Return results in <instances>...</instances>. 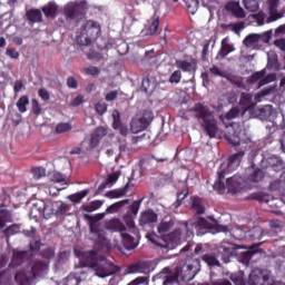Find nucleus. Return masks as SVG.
<instances>
[{"label": "nucleus", "instance_id": "f257e3e1", "mask_svg": "<svg viewBox=\"0 0 285 285\" xmlns=\"http://www.w3.org/2000/svg\"><path fill=\"white\" fill-rule=\"evenodd\" d=\"M175 226V222H161L158 225V236L157 234H147L146 237L151 244H155V246H159V248H167V250H175L177 246H180L181 242H184V233H181L180 228H176L174 232L169 233L170 228Z\"/></svg>", "mask_w": 285, "mask_h": 285}, {"label": "nucleus", "instance_id": "f03ea898", "mask_svg": "<svg viewBox=\"0 0 285 285\" xmlns=\"http://www.w3.org/2000/svg\"><path fill=\"white\" fill-rule=\"evenodd\" d=\"M208 222V219L204 217H198L196 220H187L184 223V227L186 230L185 239H193L196 235H206L207 233H210L212 235H217V233H227L228 227L224 225L217 224L216 219H213Z\"/></svg>", "mask_w": 285, "mask_h": 285}, {"label": "nucleus", "instance_id": "7ed1b4c3", "mask_svg": "<svg viewBox=\"0 0 285 285\" xmlns=\"http://www.w3.org/2000/svg\"><path fill=\"white\" fill-rule=\"evenodd\" d=\"M264 177H266L264 169L253 164L246 169L245 178L240 175H234L233 177L227 178V193L229 195H237V193H242V190L246 188V181H250L252 184H259Z\"/></svg>", "mask_w": 285, "mask_h": 285}, {"label": "nucleus", "instance_id": "20e7f679", "mask_svg": "<svg viewBox=\"0 0 285 285\" xmlns=\"http://www.w3.org/2000/svg\"><path fill=\"white\" fill-rule=\"evenodd\" d=\"M194 112L196 119L202 121V128L210 139L217 138L219 135V127L217 126V120L215 119V115L210 111L208 106L198 102L190 109Z\"/></svg>", "mask_w": 285, "mask_h": 285}, {"label": "nucleus", "instance_id": "39448f33", "mask_svg": "<svg viewBox=\"0 0 285 285\" xmlns=\"http://www.w3.org/2000/svg\"><path fill=\"white\" fill-rule=\"evenodd\" d=\"M87 258L91 264V268L95 271L97 277H110V275H117L121 271V268L111 262H108L106 257H99V253L97 250H90L87 253Z\"/></svg>", "mask_w": 285, "mask_h": 285}, {"label": "nucleus", "instance_id": "423d86ee", "mask_svg": "<svg viewBox=\"0 0 285 285\" xmlns=\"http://www.w3.org/2000/svg\"><path fill=\"white\" fill-rule=\"evenodd\" d=\"M101 35V24L97 21L87 20L76 36L78 46H90Z\"/></svg>", "mask_w": 285, "mask_h": 285}, {"label": "nucleus", "instance_id": "0eeeda50", "mask_svg": "<svg viewBox=\"0 0 285 285\" xmlns=\"http://www.w3.org/2000/svg\"><path fill=\"white\" fill-rule=\"evenodd\" d=\"M48 271V264L38 261L31 267L29 273L26 272H18L14 275V281L18 285H31L32 279H37V277L43 275Z\"/></svg>", "mask_w": 285, "mask_h": 285}, {"label": "nucleus", "instance_id": "6e6552de", "mask_svg": "<svg viewBox=\"0 0 285 285\" xmlns=\"http://www.w3.org/2000/svg\"><path fill=\"white\" fill-rule=\"evenodd\" d=\"M199 259H194L191 263H178L174 271H176L178 279L180 277L181 282L188 283L195 279L197 273H199Z\"/></svg>", "mask_w": 285, "mask_h": 285}, {"label": "nucleus", "instance_id": "1a4fd4ad", "mask_svg": "<svg viewBox=\"0 0 285 285\" xmlns=\"http://www.w3.org/2000/svg\"><path fill=\"white\" fill-rule=\"evenodd\" d=\"M106 215H108L106 212L95 216L85 215V219L89 222V230L96 242H104L106 239V232L101 229V223H99Z\"/></svg>", "mask_w": 285, "mask_h": 285}, {"label": "nucleus", "instance_id": "9d476101", "mask_svg": "<svg viewBox=\"0 0 285 285\" xmlns=\"http://www.w3.org/2000/svg\"><path fill=\"white\" fill-rule=\"evenodd\" d=\"M153 119H155V116L153 111L150 110H144L140 116H136L131 119L130 122V130L134 135H137L138 132H144V130L148 129V126L153 124Z\"/></svg>", "mask_w": 285, "mask_h": 285}, {"label": "nucleus", "instance_id": "9b49d317", "mask_svg": "<svg viewBox=\"0 0 285 285\" xmlns=\"http://www.w3.org/2000/svg\"><path fill=\"white\" fill-rule=\"evenodd\" d=\"M87 10L88 7L86 1H81L79 3L71 2L65 7V17L67 21H73L75 19H79V17H83Z\"/></svg>", "mask_w": 285, "mask_h": 285}, {"label": "nucleus", "instance_id": "f8f14e48", "mask_svg": "<svg viewBox=\"0 0 285 285\" xmlns=\"http://www.w3.org/2000/svg\"><path fill=\"white\" fill-rule=\"evenodd\" d=\"M142 202L144 198L134 200L132 204L127 207V212L122 216V219L129 228H135V219H137V215H139V208H141Z\"/></svg>", "mask_w": 285, "mask_h": 285}, {"label": "nucleus", "instance_id": "ddd939ff", "mask_svg": "<svg viewBox=\"0 0 285 285\" xmlns=\"http://www.w3.org/2000/svg\"><path fill=\"white\" fill-rule=\"evenodd\" d=\"M157 279H161L163 285H175L179 284V276H177V272L174 269H169V267H165L156 275Z\"/></svg>", "mask_w": 285, "mask_h": 285}, {"label": "nucleus", "instance_id": "4468645a", "mask_svg": "<svg viewBox=\"0 0 285 285\" xmlns=\"http://www.w3.org/2000/svg\"><path fill=\"white\" fill-rule=\"evenodd\" d=\"M256 117L261 119V121H275V119H277V111L273 108V105H265L256 109Z\"/></svg>", "mask_w": 285, "mask_h": 285}, {"label": "nucleus", "instance_id": "2eb2a0df", "mask_svg": "<svg viewBox=\"0 0 285 285\" xmlns=\"http://www.w3.org/2000/svg\"><path fill=\"white\" fill-rule=\"evenodd\" d=\"M269 279L271 277L265 275L262 269L254 268L249 274L248 285H271L268 284Z\"/></svg>", "mask_w": 285, "mask_h": 285}, {"label": "nucleus", "instance_id": "dca6fc26", "mask_svg": "<svg viewBox=\"0 0 285 285\" xmlns=\"http://www.w3.org/2000/svg\"><path fill=\"white\" fill-rule=\"evenodd\" d=\"M262 227H254L249 232H244V230H235L233 232V236L235 239H252V242H255V239H262Z\"/></svg>", "mask_w": 285, "mask_h": 285}, {"label": "nucleus", "instance_id": "f3484780", "mask_svg": "<svg viewBox=\"0 0 285 285\" xmlns=\"http://www.w3.org/2000/svg\"><path fill=\"white\" fill-rule=\"evenodd\" d=\"M68 210H70V205L63 203L62 200H56L49 204V215L63 217L65 215H68Z\"/></svg>", "mask_w": 285, "mask_h": 285}, {"label": "nucleus", "instance_id": "a211bd4d", "mask_svg": "<svg viewBox=\"0 0 285 285\" xmlns=\"http://www.w3.org/2000/svg\"><path fill=\"white\" fill-rule=\"evenodd\" d=\"M108 135V128L106 127H97L94 132L90 135L89 139V148L90 150H95L101 142V139Z\"/></svg>", "mask_w": 285, "mask_h": 285}, {"label": "nucleus", "instance_id": "6ab92c4d", "mask_svg": "<svg viewBox=\"0 0 285 285\" xmlns=\"http://www.w3.org/2000/svg\"><path fill=\"white\" fill-rule=\"evenodd\" d=\"M90 271V267H87L86 269H80L77 273L69 274L63 285H79L86 277H88V272Z\"/></svg>", "mask_w": 285, "mask_h": 285}, {"label": "nucleus", "instance_id": "aec40b11", "mask_svg": "<svg viewBox=\"0 0 285 285\" xmlns=\"http://www.w3.org/2000/svg\"><path fill=\"white\" fill-rule=\"evenodd\" d=\"M158 215L153 209H147L140 214L139 226H155L157 224Z\"/></svg>", "mask_w": 285, "mask_h": 285}, {"label": "nucleus", "instance_id": "412c9836", "mask_svg": "<svg viewBox=\"0 0 285 285\" xmlns=\"http://www.w3.org/2000/svg\"><path fill=\"white\" fill-rule=\"evenodd\" d=\"M264 75H266L265 71H256L254 72L249 78H247V83H257L258 88H262V86H266V83H271L275 79V76H266L264 78Z\"/></svg>", "mask_w": 285, "mask_h": 285}, {"label": "nucleus", "instance_id": "4be33fe9", "mask_svg": "<svg viewBox=\"0 0 285 285\" xmlns=\"http://www.w3.org/2000/svg\"><path fill=\"white\" fill-rule=\"evenodd\" d=\"M146 271H150V263L146 261H138L136 263L130 264L126 268V275H135L137 273H146Z\"/></svg>", "mask_w": 285, "mask_h": 285}, {"label": "nucleus", "instance_id": "5701e85b", "mask_svg": "<svg viewBox=\"0 0 285 285\" xmlns=\"http://www.w3.org/2000/svg\"><path fill=\"white\" fill-rule=\"evenodd\" d=\"M225 9L227 12H230L236 19H246V11L237 1H229L226 3Z\"/></svg>", "mask_w": 285, "mask_h": 285}, {"label": "nucleus", "instance_id": "b1692460", "mask_svg": "<svg viewBox=\"0 0 285 285\" xmlns=\"http://www.w3.org/2000/svg\"><path fill=\"white\" fill-rule=\"evenodd\" d=\"M105 228L106 230H111V233H120V235L128 230V228H126V225H124V223H121L119 218H111L109 220H106Z\"/></svg>", "mask_w": 285, "mask_h": 285}, {"label": "nucleus", "instance_id": "393cba45", "mask_svg": "<svg viewBox=\"0 0 285 285\" xmlns=\"http://www.w3.org/2000/svg\"><path fill=\"white\" fill-rule=\"evenodd\" d=\"M267 6L269 10V21H277L284 17V13L277 11V8H279V0H267Z\"/></svg>", "mask_w": 285, "mask_h": 285}, {"label": "nucleus", "instance_id": "a878e982", "mask_svg": "<svg viewBox=\"0 0 285 285\" xmlns=\"http://www.w3.org/2000/svg\"><path fill=\"white\" fill-rule=\"evenodd\" d=\"M122 246L126 248V250H135L137 246H139V242L136 240L135 237H132L130 234H128V230L120 234Z\"/></svg>", "mask_w": 285, "mask_h": 285}, {"label": "nucleus", "instance_id": "bb28decb", "mask_svg": "<svg viewBox=\"0 0 285 285\" xmlns=\"http://www.w3.org/2000/svg\"><path fill=\"white\" fill-rule=\"evenodd\" d=\"M239 106L248 111L255 110L256 102L253 100V94L242 92L239 97Z\"/></svg>", "mask_w": 285, "mask_h": 285}, {"label": "nucleus", "instance_id": "cd10ccee", "mask_svg": "<svg viewBox=\"0 0 285 285\" xmlns=\"http://www.w3.org/2000/svg\"><path fill=\"white\" fill-rule=\"evenodd\" d=\"M235 52V46L228 43V37L224 38L220 42V49L217 53V59H226L227 55Z\"/></svg>", "mask_w": 285, "mask_h": 285}, {"label": "nucleus", "instance_id": "c85d7f7f", "mask_svg": "<svg viewBox=\"0 0 285 285\" xmlns=\"http://www.w3.org/2000/svg\"><path fill=\"white\" fill-rule=\"evenodd\" d=\"M175 66L183 72H195V68H197V60L191 59L190 62L186 60H176Z\"/></svg>", "mask_w": 285, "mask_h": 285}, {"label": "nucleus", "instance_id": "c756f323", "mask_svg": "<svg viewBox=\"0 0 285 285\" xmlns=\"http://www.w3.org/2000/svg\"><path fill=\"white\" fill-rule=\"evenodd\" d=\"M128 188H130V180L122 188L107 191L105 197H108V199H119V197H126L128 194Z\"/></svg>", "mask_w": 285, "mask_h": 285}, {"label": "nucleus", "instance_id": "7c9ffc66", "mask_svg": "<svg viewBox=\"0 0 285 285\" xmlns=\"http://www.w3.org/2000/svg\"><path fill=\"white\" fill-rule=\"evenodd\" d=\"M142 92H153L157 88V78L155 76L147 75L141 82Z\"/></svg>", "mask_w": 285, "mask_h": 285}, {"label": "nucleus", "instance_id": "2f4dec72", "mask_svg": "<svg viewBox=\"0 0 285 285\" xmlns=\"http://www.w3.org/2000/svg\"><path fill=\"white\" fill-rule=\"evenodd\" d=\"M31 213H38L39 217H47L50 215V204L43 202L33 204Z\"/></svg>", "mask_w": 285, "mask_h": 285}, {"label": "nucleus", "instance_id": "473e14b6", "mask_svg": "<svg viewBox=\"0 0 285 285\" xmlns=\"http://www.w3.org/2000/svg\"><path fill=\"white\" fill-rule=\"evenodd\" d=\"M244 155H246L245 151H238L232 155L227 160V170H233V168H237L239 164H242Z\"/></svg>", "mask_w": 285, "mask_h": 285}, {"label": "nucleus", "instance_id": "72a5a7b5", "mask_svg": "<svg viewBox=\"0 0 285 285\" xmlns=\"http://www.w3.org/2000/svg\"><path fill=\"white\" fill-rule=\"evenodd\" d=\"M128 204H130V199L119 200L107 207L106 213L107 215H115V213H121V210H124V207L128 206Z\"/></svg>", "mask_w": 285, "mask_h": 285}, {"label": "nucleus", "instance_id": "f704fd0d", "mask_svg": "<svg viewBox=\"0 0 285 285\" xmlns=\"http://www.w3.org/2000/svg\"><path fill=\"white\" fill-rule=\"evenodd\" d=\"M202 261L207 264V266H209L210 268L213 267H217L220 268L222 267V263L219 262V258H217V254L212 253V254H204L202 256Z\"/></svg>", "mask_w": 285, "mask_h": 285}, {"label": "nucleus", "instance_id": "c9c22d12", "mask_svg": "<svg viewBox=\"0 0 285 285\" xmlns=\"http://www.w3.org/2000/svg\"><path fill=\"white\" fill-rule=\"evenodd\" d=\"M246 23L245 22H230V23H220L222 30H230L232 32H235V35H239L242 30H244Z\"/></svg>", "mask_w": 285, "mask_h": 285}, {"label": "nucleus", "instance_id": "e433bc0d", "mask_svg": "<svg viewBox=\"0 0 285 285\" xmlns=\"http://www.w3.org/2000/svg\"><path fill=\"white\" fill-rule=\"evenodd\" d=\"M26 252H13L9 268H17V266H21V264L26 262Z\"/></svg>", "mask_w": 285, "mask_h": 285}, {"label": "nucleus", "instance_id": "4c0bfd02", "mask_svg": "<svg viewBox=\"0 0 285 285\" xmlns=\"http://www.w3.org/2000/svg\"><path fill=\"white\" fill-rule=\"evenodd\" d=\"M268 164L275 173H282V170L285 168L284 160L277 156L269 158Z\"/></svg>", "mask_w": 285, "mask_h": 285}, {"label": "nucleus", "instance_id": "58836bf2", "mask_svg": "<svg viewBox=\"0 0 285 285\" xmlns=\"http://www.w3.org/2000/svg\"><path fill=\"white\" fill-rule=\"evenodd\" d=\"M224 175H226V171H218V180L214 183V190H216L218 195H224L226 193V185L222 181Z\"/></svg>", "mask_w": 285, "mask_h": 285}, {"label": "nucleus", "instance_id": "ea45409f", "mask_svg": "<svg viewBox=\"0 0 285 285\" xmlns=\"http://www.w3.org/2000/svg\"><path fill=\"white\" fill-rule=\"evenodd\" d=\"M191 209H194L196 215H204V213H206V207L204 206V202H202V198L194 197L191 199Z\"/></svg>", "mask_w": 285, "mask_h": 285}, {"label": "nucleus", "instance_id": "a19ab883", "mask_svg": "<svg viewBox=\"0 0 285 285\" xmlns=\"http://www.w3.org/2000/svg\"><path fill=\"white\" fill-rule=\"evenodd\" d=\"M259 246H262V243L252 245L247 252L243 253V259L246 264L253 259L254 255H257V252L259 250Z\"/></svg>", "mask_w": 285, "mask_h": 285}, {"label": "nucleus", "instance_id": "79ce46f5", "mask_svg": "<svg viewBox=\"0 0 285 285\" xmlns=\"http://www.w3.org/2000/svg\"><path fill=\"white\" fill-rule=\"evenodd\" d=\"M88 195H90V189H83L76 194L69 195L68 199H69V202H72V204H80L81 199L88 197Z\"/></svg>", "mask_w": 285, "mask_h": 285}, {"label": "nucleus", "instance_id": "37998d69", "mask_svg": "<svg viewBox=\"0 0 285 285\" xmlns=\"http://www.w3.org/2000/svg\"><path fill=\"white\" fill-rule=\"evenodd\" d=\"M104 206V200H92L89 204H82L81 208L85 213H95V210H99Z\"/></svg>", "mask_w": 285, "mask_h": 285}, {"label": "nucleus", "instance_id": "c03bdc74", "mask_svg": "<svg viewBox=\"0 0 285 285\" xmlns=\"http://www.w3.org/2000/svg\"><path fill=\"white\" fill-rule=\"evenodd\" d=\"M41 10L39 9H30L27 11V19L28 21H31V23H39L42 19Z\"/></svg>", "mask_w": 285, "mask_h": 285}, {"label": "nucleus", "instance_id": "a18cd8bd", "mask_svg": "<svg viewBox=\"0 0 285 285\" xmlns=\"http://www.w3.org/2000/svg\"><path fill=\"white\" fill-rule=\"evenodd\" d=\"M119 179V171H115L108 175L107 180L99 185L98 190H104L106 186H112V184H117Z\"/></svg>", "mask_w": 285, "mask_h": 285}, {"label": "nucleus", "instance_id": "49530a36", "mask_svg": "<svg viewBox=\"0 0 285 285\" xmlns=\"http://www.w3.org/2000/svg\"><path fill=\"white\" fill-rule=\"evenodd\" d=\"M250 198L261 204H268L271 202V195L264 191L254 193L250 195Z\"/></svg>", "mask_w": 285, "mask_h": 285}, {"label": "nucleus", "instance_id": "de8ad7c7", "mask_svg": "<svg viewBox=\"0 0 285 285\" xmlns=\"http://www.w3.org/2000/svg\"><path fill=\"white\" fill-rule=\"evenodd\" d=\"M255 43H259V33H252L243 40L245 48H250L255 46Z\"/></svg>", "mask_w": 285, "mask_h": 285}, {"label": "nucleus", "instance_id": "09e8293b", "mask_svg": "<svg viewBox=\"0 0 285 285\" xmlns=\"http://www.w3.org/2000/svg\"><path fill=\"white\" fill-rule=\"evenodd\" d=\"M0 285H12V274L10 268L0 272Z\"/></svg>", "mask_w": 285, "mask_h": 285}, {"label": "nucleus", "instance_id": "8fccbe9b", "mask_svg": "<svg viewBox=\"0 0 285 285\" xmlns=\"http://www.w3.org/2000/svg\"><path fill=\"white\" fill-rule=\"evenodd\" d=\"M45 17H51L55 19L57 17V6L55 3H49L42 8Z\"/></svg>", "mask_w": 285, "mask_h": 285}, {"label": "nucleus", "instance_id": "3c124183", "mask_svg": "<svg viewBox=\"0 0 285 285\" xmlns=\"http://www.w3.org/2000/svg\"><path fill=\"white\" fill-rule=\"evenodd\" d=\"M30 104V99L28 96H22L17 101L16 106L19 110V112H26L28 110V105Z\"/></svg>", "mask_w": 285, "mask_h": 285}, {"label": "nucleus", "instance_id": "603ef678", "mask_svg": "<svg viewBox=\"0 0 285 285\" xmlns=\"http://www.w3.org/2000/svg\"><path fill=\"white\" fill-rule=\"evenodd\" d=\"M244 8L248 12H257L259 10V0H244Z\"/></svg>", "mask_w": 285, "mask_h": 285}, {"label": "nucleus", "instance_id": "864d4df0", "mask_svg": "<svg viewBox=\"0 0 285 285\" xmlns=\"http://www.w3.org/2000/svg\"><path fill=\"white\" fill-rule=\"evenodd\" d=\"M273 90H275V88L273 87H268L263 89L262 91L257 92L254 96V104H259V101H262V99H264V97H268V95H271V92H273Z\"/></svg>", "mask_w": 285, "mask_h": 285}, {"label": "nucleus", "instance_id": "5fc2aeb1", "mask_svg": "<svg viewBox=\"0 0 285 285\" xmlns=\"http://www.w3.org/2000/svg\"><path fill=\"white\" fill-rule=\"evenodd\" d=\"M70 130H72L70 122H60L56 126L57 135H63V132H70Z\"/></svg>", "mask_w": 285, "mask_h": 285}, {"label": "nucleus", "instance_id": "6e6d98bb", "mask_svg": "<svg viewBox=\"0 0 285 285\" xmlns=\"http://www.w3.org/2000/svg\"><path fill=\"white\" fill-rule=\"evenodd\" d=\"M6 237H12V235H19V233H21V226L20 225H11L9 227H7L3 230Z\"/></svg>", "mask_w": 285, "mask_h": 285}, {"label": "nucleus", "instance_id": "4d7b16f0", "mask_svg": "<svg viewBox=\"0 0 285 285\" xmlns=\"http://www.w3.org/2000/svg\"><path fill=\"white\" fill-rule=\"evenodd\" d=\"M159 30V16L151 19V23L147 29V35H155Z\"/></svg>", "mask_w": 285, "mask_h": 285}, {"label": "nucleus", "instance_id": "13d9d810", "mask_svg": "<svg viewBox=\"0 0 285 285\" xmlns=\"http://www.w3.org/2000/svg\"><path fill=\"white\" fill-rule=\"evenodd\" d=\"M186 197H188V189L187 188H185L181 193L177 194V199L173 204L174 208H179V206H181V204L184 203V199H186Z\"/></svg>", "mask_w": 285, "mask_h": 285}, {"label": "nucleus", "instance_id": "bf43d9fd", "mask_svg": "<svg viewBox=\"0 0 285 285\" xmlns=\"http://www.w3.org/2000/svg\"><path fill=\"white\" fill-rule=\"evenodd\" d=\"M50 179L52 181H55V184H67L66 183V175L59 173V171H53L51 175H50Z\"/></svg>", "mask_w": 285, "mask_h": 285}, {"label": "nucleus", "instance_id": "052dcab7", "mask_svg": "<svg viewBox=\"0 0 285 285\" xmlns=\"http://www.w3.org/2000/svg\"><path fill=\"white\" fill-rule=\"evenodd\" d=\"M233 253H235V249L230 247H224V254L222 256L224 264H230V257H233Z\"/></svg>", "mask_w": 285, "mask_h": 285}, {"label": "nucleus", "instance_id": "680f3d73", "mask_svg": "<svg viewBox=\"0 0 285 285\" xmlns=\"http://www.w3.org/2000/svg\"><path fill=\"white\" fill-rule=\"evenodd\" d=\"M95 109L98 115H106V112H108V105L104 101H98L95 105Z\"/></svg>", "mask_w": 285, "mask_h": 285}, {"label": "nucleus", "instance_id": "e2e57ef3", "mask_svg": "<svg viewBox=\"0 0 285 285\" xmlns=\"http://www.w3.org/2000/svg\"><path fill=\"white\" fill-rule=\"evenodd\" d=\"M239 107H233L226 115L225 119L230 120V119H237L239 117Z\"/></svg>", "mask_w": 285, "mask_h": 285}, {"label": "nucleus", "instance_id": "0e129e2a", "mask_svg": "<svg viewBox=\"0 0 285 285\" xmlns=\"http://www.w3.org/2000/svg\"><path fill=\"white\" fill-rule=\"evenodd\" d=\"M31 173L35 179H41V177H46V169L42 167H35L31 169Z\"/></svg>", "mask_w": 285, "mask_h": 285}, {"label": "nucleus", "instance_id": "69168bd1", "mask_svg": "<svg viewBox=\"0 0 285 285\" xmlns=\"http://www.w3.org/2000/svg\"><path fill=\"white\" fill-rule=\"evenodd\" d=\"M112 119H114V122H112L114 130H119L124 126V122H121V116L119 115V112H117V115L114 114Z\"/></svg>", "mask_w": 285, "mask_h": 285}, {"label": "nucleus", "instance_id": "338daca9", "mask_svg": "<svg viewBox=\"0 0 285 285\" xmlns=\"http://www.w3.org/2000/svg\"><path fill=\"white\" fill-rule=\"evenodd\" d=\"M41 257L45 259H52L55 257V247H47L42 252H40Z\"/></svg>", "mask_w": 285, "mask_h": 285}, {"label": "nucleus", "instance_id": "774afa93", "mask_svg": "<svg viewBox=\"0 0 285 285\" xmlns=\"http://www.w3.org/2000/svg\"><path fill=\"white\" fill-rule=\"evenodd\" d=\"M181 81V71L176 70L169 77V83H179Z\"/></svg>", "mask_w": 285, "mask_h": 285}]
</instances>
